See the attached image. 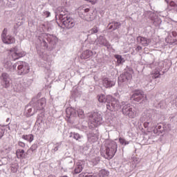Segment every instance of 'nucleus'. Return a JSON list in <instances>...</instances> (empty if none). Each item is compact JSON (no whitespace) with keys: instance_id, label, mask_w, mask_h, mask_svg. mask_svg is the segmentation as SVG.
I'll return each instance as SVG.
<instances>
[{"instance_id":"nucleus-22","label":"nucleus","mask_w":177,"mask_h":177,"mask_svg":"<svg viewBox=\"0 0 177 177\" xmlns=\"http://www.w3.org/2000/svg\"><path fill=\"white\" fill-rule=\"evenodd\" d=\"M22 139H24V140H27L28 142H30V143H31V142L34 140V135L32 134L23 135Z\"/></svg>"},{"instance_id":"nucleus-17","label":"nucleus","mask_w":177,"mask_h":177,"mask_svg":"<svg viewBox=\"0 0 177 177\" xmlns=\"http://www.w3.org/2000/svg\"><path fill=\"white\" fill-rule=\"evenodd\" d=\"M67 118H71V117H75L77 115V111L73 108H67L66 110Z\"/></svg>"},{"instance_id":"nucleus-29","label":"nucleus","mask_w":177,"mask_h":177,"mask_svg":"<svg viewBox=\"0 0 177 177\" xmlns=\"http://www.w3.org/2000/svg\"><path fill=\"white\" fill-rule=\"evenodd\" d=\"M46 38H47V41H48V42H52V41L53 40V39H55V38H56V37H55L53 35H46Z\"/></svg>"},{"instance_id":"nucleus-40","label":"nucleus","mask_w":177,"mask_h":177,"mask_svg":"<svg viewBox=\"0 0 177 177\" xmlns=\"http://www.w3.org/2000/svg\"><path fill=\"white\" fill-rule=\"evenodd\" d=\"M158 133V130L156 129H153V133Z\"/></svg>"},{"instance_id":"nucleus-18","label":"nucleus","mask_w":177,"mask_h":177,"mask_svg":"<svg viewBox=\"0 0 177 177\" xmlns=\"http://www.w3.org/2000/svg\"><path fill=\"white\" fill-rule=\"evenodd\" d=\"M109 30H113V31L121 27V23L117 21H113L108 26Z\"/></svg>"},{"instance_id":"nucleus-15","label":"nucleus","mask_w":177,"mask_h":177,"mask_svg":"<svg viewBox=\"0 0 177 177\" xmlns=\"http://www.w3.org/2000/svg\"><path fill=\"white\" fill-rule=\"evenodd\" d=\"M102 85L104 88H111L115 85V82L111 81L109 78L105 77L102 80Z\"/></svg>"},{"instance_id":"nucleus-24","label":"nucleus","mask_w":177,"mask_h":177,"mask_svg":"<svg viewBox=\"0 0 177 177\" xmlns=\"http://www.w3.org/2000/svg\"><path fill=\"white\" fill-rule=\"evenodd\" d=\"M99 175L100 177L109 176V171L106 169H102L100 171Z\"/></svg>"},{"instance_id":"nucleus-37","label":"nucleus","mask_w":177,"mask_h":177,"mask_svg":"<svg viewBox=\"0 0 177 177\" xmlns=\"http://www.w3.org/2000/svg\"><path fill=\"white\" fill-rule=\"evenodd\" d=\"M136 50L137 52H139V50H142V46H138L136 47Z\"/></svg>"},{"instance_id":"nucleus-28","label":"nucleus","mask_w":177,"mask_h":177,"mask_svg":"<svg viewBox=\"0 0 177 177\" xmlns=\"http://www.w3.org/2000/svg\"><path fill=\"white\" fill-rule=\"evenodd\" d=\"M169 6L173 8L174 10H176V12H177V3H175V1H171L169 3Z\"/></svg>"},{"instance_id":"nucleus-16","label":"nucleus","mask_w":177,"mask_h":177,"mask_svg":"<svg viewBox=\"0 0 177 177\" xmlns=\"http://www.w3.org/2000/svg\"><path fill=\"white\" fill-rule=\"evenodd\" d=\"M88 139L93 143H95V142H97V139H99V131H95V133H93V132L90 133L88 134Z\"/></svg>"},{"instance_id":"nucleus-42","label":"nucleus","mask_w":177,"mask_h":177,"mask_svg":"<svg viewBox=\"0 0 177 177\" xmlns=\"http://www.w3.org/2000/svg\"><path fill=\"white\" fill-rule=\"evenodd\" d=\"M14 28H15V29L17 28V26H14Z\"/></svg>"},{"instance_id":"nucleus-19","label":"nucleus","mask_w":177,"mask_h":177,"mask_svg":"<svg viewBox=\"0 0 177 177\" xmlns=\"http://www.w3.org/2000/svg\"><path fill=\"white\" fill-rule=\"evenodd\" d=\"M91 56H93V52L86 50L83 52V53L81 55L82 59H89Z\"/></svg>"},{"instance_id":"nucleus-25","label":"nucleus","mask_w":177,"mask_h":177,"mask_svg":"<svg viewBox=\"0 0 177 177\" xmlns=\"http://www.w3.org/2000/svg\"><path fill=\"white\" fill-rule=\"evenodd\" d=\"M119 142L120 145H124V146H127V145H129V142L125 140V138H119Z\"/></svg>"},{"instance_id":"nucleus-30","label":"nucleus","mask_w":177,"mask_h":177,"mask_svg":"<svg viewBox=\"0 0 177 177\" xmlns=\"http://www.w3.org/2000/svg\"><path fill=\"white\" fill-rule=\"evenodd\" d=\"M77 114L79 117H80L81 118H84V111H82V109H78Z\"/></svg>"},{"instance_id":"nucleus-32","label":"nucleus","mask_w":177,"mask_h":177,"mask_svg":"<svg viewBox=\"0 0 177 177\" xmlns=\"http://www.w3.org/2000/svg\"><path fill=\"white\" fill-rule=\"evenodd\" d=\"M73 138H74V139H75L76 140H80V139H81V136H80V134L77 133H73Z\"/></svg>"},{"instance_id":"nucleus-36","label":"nucleus","mask_w":177,"mask_h":177,"mask_svg":"<svg viewBox=\"0 0 177 177\" xmlns=\"http://www.w3.org/2000/svg\"><path fill=\"white\" fill-rule=\"evenodd\" d=\"M149 124H150L149 122H145L144 123V124H143L144 128H148Z\"/></svg>"},{"instance_id":"nucleus-1","label":"nucleus","mask_w":177,"mask_h":177,"mask_svg":"<svg viewBox=\"0 0 177 177\" xmlns=\"http://www.w3.org/2000/svg\"><path fill=\"white\" fill-rule=\"evenodd\" d=\"M98 101L100 103H108L106 104L107 110L109 111H118L121 109V105H120V102L115 98L113 97L111 95H104L100 94L97 96Z\"/></svg>"},{"instance_id":"nucleus-5","label":"nucleus","mask_w":177,"mask_h":177,"mask_svg":"<svg viewBox=\"0 0 177 177\" xmlns=\"http://www.w3.org/2000/svg\"><path fill=\"white\" fill-rule=\"evenodd\" d=\"M17 66L19 75H26V74L30 73V66H28V64L24 62H19L17 64H15L13 65V68H16Z\"/></svg>"},{"instance_id":"nucleus-12","label":"nucleus","mask_w":177,"mask_h":177,"mask_svg":"<svg viewBox=\"0 0 177 177\" xmlns=\"http://www.w3.org/2000/svg\"><path fill=\"white\" fill-rule=\"evenodd\" d=\"M137 42H139L142 46H149V44L151 43V39H147L145 37L138 36L137 37Z\"/></svg>"},{"instance_id":"nucleus-35","label":"nucleus","mask_w":177,"mask_h":177,"mask_svg":"<svg viewBox=\"0 0 177 177\" xmlns=\"http://www.w3.org/2000/svg\"><path fill=\"white\" fill-rule=\"evenodd\" d=\"M44 14L45 16H46V17H49V16H50V12H49V11H46L44 12Z\"/></svg>"},{"instance_id":"nucleus-3","label":"nucleus","mask_w":177,"mask_h":177,"mask_svg":"<svg viewBox=\"0 0 177 177\" xmlns=\"http://www.w3.org/2000/svg\"><path fill=\"white\" fill-rule=\"evenodd\" d=\"M78 15L81 19L86 20V21H92L95 19V15L93 11L90 8L86 6H80L78 8Z\"/></svg>"},{"instance_id":"nucleus-10","label":"nucleus","mask_w":177,"mask_h":177,"mask_svg":"<svg viewBox=\"0 0 177 177\" xmlns=\"http://www.w3.org/2000/svg\"><path fill=\"white\" fill-rule=\"evenodd\" d=\"M132 74H133V70L129 71V72H125L124 74L120 75L118 77V84L132 80Z\"/></svg>"},{"instance_id":"nucleus-21","label":"nucleus","mask_w":177,"mask_h":177,"mask_svg":"<svg viewBox=\"0 0 177 177\" xmlns=\"http://www.w3.org/2000/svg\"><path fill=\"white\" fill-rule=\"evenodd\" d=\"M16 156L17 157V158H24L25 156H26V153L24 151V149H17L16 151Z\"/></svg>"},{"instance_id":"nucleus-31","label":"nucleus","mask_w":177,"mask_h":177,"mask_svg":"<svg viewBox=\"0 0 177 177\" xmlns=\"http://www.w3.org/2000/svg\"><path fill=\"white\" fill-rule=\"evenodd\" d=\"M152 78L156 79V78H158V77H160V71H156L154 73L152 74Z\"/></svg>"},{"instance_id":"nucleus-9","label":"nucleus","mask_w":177,"mask_h":177,"mask_svg":"<svg viewBox=\"0 0 177 177\" xmlns=\"http://www.w3.org/2000/svg\"><path fill=\"white\" fill-rule=\"evenodd\" d=\"M8 55L12 57V60H17V59H20V57H23L22 53L19 52V49L17 46H15L10 50H8Z\"/></svg>"},{"instance_id":"nucleus-23","label":"nucleus","mask_w":177,"mask_h":177,"mask_svg":"<svg viewBox=\"0 0 177 177\" xmlns=\"http://www.w3.org/2000/svg\"><path fill=\"white\" fill-rule=\"evenodd\" d=\"M96 32H99V29L97 26H94L93 28L88 30V34H90V35L96 34Z\"/></svg>"},{"instance_id":"nucleus-26","label":"nucleus","mask_w":177,"mask_h":177,"mask_svg":"<svg viewBox=\"0 0 177 177\" xmlns=\"http://www.w3.org/2000/svg\"><path fill=\"white\" fill-rule=\"evenodd\" d=\"M45 103H46V100H45L44 98H41L40 100V104H41V107L37 109V110H43L44 109V104H45Z\"/></svg>"},{"instance_id":"nucleus-11","label":"nucleus","mask_w":177,"mask_h":177,"mask_svg":"<svg viewBox=\"0 0 177 177\" xmlns=\"http://www.w3.org/2000/svg\"><path fill=\"white\" fill-rule=\"evenodd\" d=\"M0 78L1 80V84L3 88H9V86H10V77H9V75H8V73H2Z\"/></svg>"},{"instance_id":"nucleus-41","label":"nucleus","mask_w":177,"mask_h":177,"mask_svg":"<svg viewBox=\"0 0 177 177\" xmlns=\"http://www.w3.org/2000/svg\"><path fill=\"white\" fill-rule=\"evenodd\" d=\"M2 136H3V133H2V131H0V138H2Z\"/></svg>"},{"instance_id":"nucleus-8","label":"nucleus","mask_w":177,"mask_h":177,"mask_svg":"<svg viewBox=\"0 0 177 177\" xmlns=\"http://www.w3.org/2000/svg\"><path fill=\"white\" fill-rule=\"evenodd\" d=\"M1 39L3 44L6 45H12L16 44V38L15 37L8 35V29L4 28L3 32L1 33Z\"/></svg>"},{"instance_id":"nucleus-34","label":"nucleus","mask_w":177,"mask_h":177,"mask_svg":"<svg viewBox=\"0 0 177 177\" xmlns=\"http://www.w3.org/2000/svg\"><path fill=\"white\" fill-rule=\"evenodd\" d=\"M18 146H19L20 147L24 148V147H26V143H24V142H21V141H19L18 142Z\"/></svg>"},{"instance_id":"nucleus-13","label":"nucleus","mask_w":177,"mask_h":177,"mask_svg":"<svg viewBox=\"0 0 177 177\" xmlns=\"http://www.w3.org/2000/svg\"><path fill=\"white\" fill-rule=\"evenodd\" d=\"M84 167H85V162L82 160H79L75 166L74 173L81 174V172H82V170L84 169Z\"/></svg>"},{"instance_id":"nucleus-7","label":"nucleus","mask_w":177,"mask_h":177,"mask_svg":"<svg viewBox=\"0 0 177 177\" xmlns=\"http://www.w3.org/2000/svg\"><path fill=\"white\" fill-rule=\"evenodd\" d=\"M102 121H103L102 115L97 112H95L90 118V127L91 128H96L102 124Z\"/></svg>"},{"instance_id":"nucleus-6","label":"nucleus","mask_w":177,"mask_h":177,"mask_svg":"<svg viewBox=\"0 0 177 177\" xmlns=\"http://www.w3.org/2000/svg\"><path fill=\"white\" fill-rule=\"evenodd\" d=\"M122 113L124 115H127L129 118H136L138 117V111L136 108L131 105H124L122 109Z\"/></svg>"},{"instance_id":"nucleus-38","label":"nucleus","mask_w":177,"mask_h":177,"mask_svg":"<svg viewBox=\"0 0 177 177\" xmlns=\"http://www.w3.org/2000/svg\"><path fill=\"white\" fill-rule=\"evenodd\" d=\"M171 35H172V37H174L175 38L177 36L176 32H175V31L171 32Z\"/></svg>"},{"instance_id":"nucleus-2","label":"nucleus","mask_w":177,"mask_h":177,"mask_svg":"<svg viewBox=\"0 0 177 177\" xmlns=\"http://www.w3.org/2000/svg\"><path fill=\"white\" fill-rule=\"evenodd\" d=\"M118 149V145L115 141H106L104 150L105 154L104 155V158L111 160L115 156Z\"/></svg>"},{"instance_id":"nucleus-20","label":"nucleus","mask_w":177,"mask_h":177,"mask_svg":"<svg viewBox=\"0 0 177 177\" xmlns=\"http://www.w3.org/2000/svg\"><path fill=\"white\" fill-rule=\"evenodd\" d=\"M90 162H91L93 167L95 165H97L99 164V161H100V158L97 156H91L89 160Z\"/></svg>"},{"instance_id":"nucleus-4","label":"nucleus","mask_w":177,"mask_h":177,"mask_svg":"<svg viewBox=\"0 0 177 177\" xmlns=\"http://www.w3.org/2000/svg\"><path fill=\"white\" fill-rule=\"evenodd\" d=\"M59 20L65 28H73L75 26L74 19L71 18L68 14H64L63 12H61L59 14Z\"/></svg>"},{"instance_id":"nucleus-33","label":"nucleus","mask_w":177,"mask_h":177,"mask_svg":"<svg viewBox=\"0 0 177 177\" xmlns=\"http://www.w3.org/2000/svg\"><path fill=\"white\" fill-rule=\"evenodd\" d=\"M87 2H90V3H91V5H95V3H97V1L99 0H85Z\"/></svg>"},{"instance_id":"nucleus-39","label":"nucleus","mask_w":177,"mask_h":177,"mask_svg":"<svg viewBox=\"0 0 177 177\" xmlns=\"http://www.w3.org/2000/svg\"><path fill=\"white\" fill-rule=\"evenodd\" d=\"M161 128H162L161 125H159V126H158L157 130L159 131L160 132H161V130H160V129H161Z\"/></svg>"},{"instance_id":"nucleus-27","label":"nucleus","mask_w":177,"mask_h":177,"mask_svg":"<svg viewBox=\"0 0 177 177\" xmlns=\"http://www.w3.org/2000/svg\"><path fill=\"white\" fill-rule=\"evenodd\" d=\"M115 59H117V62L119 64H121L122 63V57L121 55H115Z\"/></svg>"},{"instance_id":"nucleus-14","label":"nucleus","mask_w":177,"mask_h":177,"mask_svg":"<svg viewBox=\"0 0 177 177\" xmlns=\"http://www.w3.org/2000/svg\"><path fill=\"white\" fill-rule=\"evenodd\" d=\"M143 97H145V95L142 91H136L131 96V99L134 100V102H139L142 100Z\"/></svg>"}]
</instances>
